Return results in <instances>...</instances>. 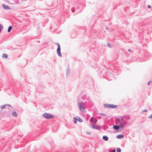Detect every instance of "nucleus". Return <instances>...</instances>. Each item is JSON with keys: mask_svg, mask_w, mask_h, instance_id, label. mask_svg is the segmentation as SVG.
Instances as JSON below:
<instances>
[{"mask_svg": "<svg viewBox=\"0 0 152 152\" xmlns=\"http://www.w3.org/2000/svg\"><path fill=\"white\" fill-rule=\"evenodd\" d=\"M93 119H94V117H92L91 118L90 120V122L91 123H94V121H96L95 120H94V121H93Z\"/></svg>", "mask_w": 152, "mask_h": 152, "instance_id": "13", "label": "nucleus"}, {"mask_svg": "<svg viewBox=\"0 0 152 152\" xmlns=\"http://www.w3.org/2000/svg\"><path fill=\"white\" fill-rule=\"evenodd\" d=\"M2 57L5 58H7V55L6 54H3L2 55Z\"/></svg>", "mask_w": 152, "mask_h": 152, "instance_id": "14", "label": "nucleus"}, {"mask_svg": "<svg viewBox=\"0 0 152 152\" xmlns=\"http://www.w3.org/2000/svg\"><path fill=\"white\" fill-rule=\"evenodd\" d=\"M78 121L80 122H82V119L80 118H78Z\"/></svg>", "mask_w": 152, "mask_h": 152, "instance_id": "19", "label": "nucleus"}, {"mask_svg": "<svg viewBox=\"0 0 152 152\" xmlns=\"http://www.w3.org/2000/svg\"><path fill=\"white\" fill-rule=\"evenodd\" d=\"M87 133H88V134H90V132H87Z\"/></svg>", "mask_w": 152, "mask_h": 152, "instance_id": "26", "label": "nucleus"}, {"mask_svg": "<svg viewBox=\"0 0 152 152\" xmlns=\"http://www.w3.org/2000/svg\"><path fill=\"white\" fill-rule=\"evenodd\" d=\"M12 115L15 117H16L18 116V115L17 113L15 112H13L12 114Z\"/></svg>", "mask_w": 152, "mask_h": 152, "instance_id": "10", "label": "nucleus"}, {"mask_svg": "<svg viewBox=\"0 0 152 152\" xmlns=\"http://www.w3.org/2000/svg\"><path fill=\"white\" fill-rule=\"evenodd\" d=\"M3 28V26L2 25L0 24V32L2 30Z\"/></svg>", "mask_w": 152, "mask_h": 152, "instance_id": "17", "label": "nucleus"}, {"mask_svg": "<svg viewBox=\"0 0 152 152\" xmlns=\"http://www.w3.org/2000/svg\"><path fill=\"white\" fill-rule=\"evenodd\" d=\"M148 8H151V6H150L149 5H148Z\"/></svg>", "mask_w": 152, "mask_h": 152, "instance_id": "25", "label": "nucleus"}, {"mask_svg": "<svg viewBox=\"0 0 152 152\" xmlns=\"http://www.w3.org/2000/svg\"><path fill=\"white\" fill-rule=\"evenodd\" d=\"M12 28V27H11V26L9 27L8 28V32H10V31L11 30Z\"/></svg>", "mask_w": 152, "mask_h": 152, "instance_id": "16", "label": "nucleus"}, {"mask_svg": "<svg viewBox=\"0 0 152 152\" xmlns=\"http://www.w3.org/2000/svg\"><path fill=\"white\" fill-rule=\"evenodd\" d=\"M78 107L79 110L82 112L84 111L85 110V104L83 102H80L78 103Z\"/></svg>", "mask_w": 152, "mask_h": 152, "instance_id": "2", "label": "nucleus"}, {"mask_svg": "<svg viewBox=\"0 0 152 152\" xmlns=\"http://www.w3.org/2000/svg\"><path fill=\"white\" fill-rule=\"evenodd\" d=\"M104 106L107 108H115L117 107V106L113 104H104Z\"/></svg>", "mask_w": 152, "mask_h": 152, "instance_id": "4", "label": "nucleus"}, {"mask_svg": "<svg viewBox=\"0 0 152 152\" xmlns=\"http://www.w3.org/2000/svg\"><path fill=\"white\" fill-rule=\"evenodd\" d=\"M130 50H129V51H130Z\"/></svg>", "mask_w": 152, "mask_h": 152, "instance_id": "27", "label": "nucleus"}, {"mask_svg": "<svg viewBox=\"0 0 152 152\" xmlns=\"http://www.w3.org/2000/svg\"><path fill=\"white\" fill-rule=\"evenodd\" d=\"M7 105H8L10 106H11L10 105H9L5 104V105H3L1 106L0 107V108L1 110H3V109H4L5 107Z\"/></svg>", "mask_w": 152, "mask_h": 152, "instance_id": "12", "label": "nucleus"}, {"mask_svg": "<svg viewBox=\"0 0 152 152\" xmlns=\"http://www.w3.org/2000/svg\"><path fill=\"white\" fill-rule=\"evenodd\" d=\"M42 116L45 118L48 119L52 118H54V116L53 115L47 113H45L43 114Z\"/></svg>", "mask_w": 152, "mask_h": 152, "instance_id": "3", "label": "nucleus"}, {"mask_svg": "<svg viewBox=\"0 0 152 152\" xmlns=\"http://www.w3.org/2000/svg\"><path fill=\"white\" fill-rule=\"evenodd\" d=\"M151 81H149V82H148V85H149L150 84V83H151Z\"/></svg>", "mask_w": 152, "mask_h": 152, "instance_id": "24", "label": "nucleus"}, {"mask_svg": "<svg viewBox=\"0 0 152 152\" xmlns=\"http://www.w3.org/2000/svg\"><path fill=\"white\" fill-rule=\"evenodd\" d=\"M2 6L4 8V9H5L8 10L10 9V8L8 6L5 4H3L2 5Z\"/></svg>", "mask_w": 152, "mask_h": 152, "instance_id": "8", "label": "nucleus"}, {"mask_svg": "<svg viewBox=\"0 0 152 152\" xmlns=\"http://www.w3.org/2000/svg\"><path fill=\"white\" fill-rule=\"evenodd\" d=\"M109 152H115V149H113V150H112L111 151Z\"/></svg>", "mask_w": 152, "mask_h": 152, "instance_id": "20", "label": "nucleus"}, {"mask_svg": "<svg viewBox=\"0 0 152 152\" xmlns=\"http://www.w3.org/2000/svg\"><path fill=\"white\" fill-rule=\"evenodd\" d=\"M57 45L58 46V48L57 50V53L58 56L61 57V54L60 52L61 47L58 43L57 44Z\"/></svg>", "mask_w": 152, "mask_h": 152, "instance_id": "5", "label": "nucleus"}, {"mask_svg": "<svg viewBox=\"0 0 152 152\" xmlns=\"http://www.w3.org/2000/svg\"><path fill=\"white\" fill-rule=\"evenodd\" d=\"M147 111V110H143L142 111V112H146Z\"/></svg>", "mask_w": 152, "mask_h": 152, "instance_id": "23", "label": "nucleus"}, {"mask_svg": "<svg viewBox=\"0 0 152 152\" xmlns=\"http://www.w3.org/2000/svg\"><path fill=\"white\" fill-rule=\"evenodd\" d=\"M124 137V136L123 135H121V134H120L118 135L117 136L116 138L118 139H121L123 138Z\"/></svg>", "mask_w": 152, "mask_h": 152, "instance_id": "9", "label": "nucleus"}, {"mask_svg": "<svg viewBox=\"0 0 152 152\" xmlns=\"http://www.w3.org/2000/svg\"><path fill=\"white\" fill-rule=\"evenodd\" d=\"M102 138L103 140L106 141L108 140V137L106 136H103L102 137Z\"/></svg>", "mask_w": 152, "mask_h": 152, "instance_id": "11", "label": "nucleus"}, {"mask_svg": "<svg viewBox=\"0 0 152 152\" xmlns=\"http://www.w3.org/2000/svg\"><path fill=\"white\" fill-rule=\"evenodd\" d=\"M148 118H152V114L150 116H149Z\"/></svg>", "mask_w": 152, "mask_h": 152, "instance_id": "21", "label": "nucleus"}, {"mask_svg": "<svg viewBox=\"0 0 152 152\" xmlns=\"http://www.w3.org/2000/svg\"><path fill=\"white\" fill-rule=\"evenodd\" d=\"M96 121H95L92 124V127L93 128L96 129H100L99 127L95 124Z\"/></svg>", "mask_w": 152, "mask_h": 152, "instance_id": "6", "label": "nucleus"}, {"mask_svg": "<svg viewBox=\"0 0 152 152\" xmlns=\"http://www.w3.org/2000/svg\"><path fill=\"white\" fill-rule=\"evenodd\" d=\"M113 129L115 130H118L120 128H121L118 124H117V125H114L113 127Z\"/></svg>", "mask_w": 152, "mask_h": 152, "instance_id": "7", "label": "nucleus"}, {"mask_svg": "<svg viewBox=\"0 0 152 152\" xmlns=\"http://www.w3.org/2000/svg\"><path fill=\"white\" fill-rule=\"evenodd\" d=\"M74 122L75 124H76L77 123V118H74Z\"/></svg>", "mask_w": 152, "mask_h": 152, "instance_id": "15", "label": "nucleus"}, {"mask_svg": "<svg viewBox=\"0 0 152 152\" xmlns=\"http://www.w3.org/2000/svg\"><path fill=\"white\" fill-rule=\"evenodd\" d=\"M116 124H118L121 128H124L127 124L126 121L122 117L116 118Z\"/></svg>", "mask_w": 152, "mask_h": 152, "instance_id": "1", "label": "nucleus"}, {"mask_svg": "<svg viewBox=\"0 0 152 152\" xmlns=\"http://www.w3.org/2000/svg\"><path fill=\"white\" fill-rule=\"evenodd\" d=\"M121 150L119 148H117V152H121Z\"/></svg>", "mask_w": 152, "mask_h": 152, "instance_id": "18", "label": "nucleus"}, {"mask_svg": "<svg viewBox=\"0 0 152 152\" xmlns=\"http://www.w3.org/2000/svg\"><path fill=\"white\" fill-rule=\"evenodd\" d=\"M100 115H102V116H105V115L104 114H103V113H100L99 114Z\"/></svg>", "mask_w": 152, "mask_h": 152, "instance_id": "22", "label": "nucleus"}]
</instances>
